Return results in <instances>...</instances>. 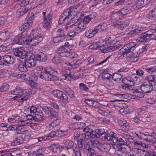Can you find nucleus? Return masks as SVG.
Returning a JSON list of instances; mask_svg holds the SVG:
<instances>
[{
  "mask_svg": "<svg viewBox=\"0 0 156 156\" xmlns=\"http://www.w3.org/2000/svg\"><path fill=\"white\" fill-rule=\"evenodd\" d=\"M11 93L16 95L14 97L15 99L21 102L29 98L31 92L28 90H22L21 88L17 87L15 89L12 90Z\"/></svg>",
  "mask_w": 156,
  "mask_h": 156,
  "instance_id": "1",
  "label": "nucleus"
},
{
  "mask_svg": "<svg viewBox=\"0 0 156 156\" xmlns=\"http://www.w3.org/2000/svg\"><path fill=\"white\" fill-rule=\"evenodd\" d=\"M136 43L133 42H129L123 46L119 51L118 54L121 58H126L128 53L133 51L136 48Z\"/></svg>",
  "mask_w": 156,
  "mask_h": 156,
  "instance_id": "2",
  "label": "nucleus"
},
{
  "mask_svg": "<svg viewBox=\"0 0 156 156\" xmlns=\"http://www.w3.org/2000/svg\"><path fill=\"white\" fill-rule=\"evenodd\" d=\"M33 0H29L28 1L23 0L22 3L24 5L23 6H21L19 4L17 5L18 8L16 12V16L20 17L25 14L31 8L30 3L32 2Z\"/></svg>",
  "mask_w": 156,
  "mask_h": 156,
  "instance_id": "3",
  "label": "nucleus"
},
{
  "mask_svg": "<svg viewBox=\"0 0 156 156\" xmlns=\"http://www.w3.org/2000/svg\"><path fill=\"white\" fill-rule=\"evenodd\" d=\"M133 146L132 149L133 153L137 156H145V151L140 148L145 145L141 141L138 140H134L132 142Z\"/></svg>",
  "mask_w": 156,
  "mask_h": 156,
  "instance_id": "4",
  "label": "nucleus"
},
{
  "mask_svg": "<svg viewBox=\"0 0 156 156\" xmlns=\"http://www.w3.org/2000/svg\"><path fill=\"white\" fill-rule=\"evenodd\" d=\"M116 136V134L115 133L112 132H110L105 134L104 137L105 140L111 141L113 143H115L118 141L119 144H123L125 142H127V141L123 137L119 138L118 140V137Z\"/></svg>",
  "mask_w": 156,
  "mask_h": 156,
  "instance_id": "5",
  "label": "nucleus"
},
{
  "mask_svg": "<svg viewBox=\"0 0 156 156\" xmlns=\"http://www.w3.org/2000/svg\"><path fill=\"white\" fill-rule=\"evenodd\" d=\"M135 134L140 139L149 142L150 144H152L155 147L156 146V139L152 136L149 135H145L140 132H135Z\"/></svg>",
  "mask_w": 156,
  "mask_h": 156,
  "instance_id": "6",
  "label": "nucleus"
},
{
  "mask_svg": "<svg viewBox=\"0 0 156 156\" xmlns=\"http://www.w3.org/2000/svg\"><path fill=\"white\" fill-rule=\"evenodd\" d=\"M63 68H61L60 70L63 75L62 78L67 80L71 81L73 79L72 76L71 75V72L69 67L67 66H71V64L67 62L62 64Z\"/></svg>",
  "mask_w": 156,
  "mask_h": 156,
  "instance_id": "7",
  "label": "nucleus"
},
{
  "mask_svg": "<svg viewBox=\"0 0 156 156\" xmlns=\"http://www.w3.org/2000/svg\"><path fill=\"white\" fill-rule=\"evenodd\" d=\"M140 78L136 75L134 74L130 76H126L124 79L123 82L126 84L133 87L134 84H139L140 82Z\"/></svg>",
  "mask_w": 156,
  "mask_h": 156,
  "instance_id": "8",
  "label": "nucleus"
},
{
  "mask_svg": "<svg viewBox=\"0 0 156 156\" xmlns=\"http://www.w3.org/2000/svg\"><path fill=\"white\" fill-rule=\"evenodd\" d=\"M43 21L42 25L46 29H49L51 23L52 16L51 15L49 12H43Z\"/></svg>",
  "mask_w": 156,
  "mask_h": 156,
  "instance_id": "9",
  "label": "nucleus"
},
{
  "mask_svg": "<svg viewBox=\"0 0 156 156\" xmlns=\"http://www.w3.org/2000/svg\"><path fill=\"white\" fill-rule=\"evenodd\" d=\"M94 126L93 125H89L87 126L83 129L84 132H86V134L87 137V139H89V138H92L94 137L93 136V134L95 135V130H94Z\"/></svg>",
  "mask_w": 156,
  "mask_h": 156,
  "instance_id": "10",
  "label": "nucleus"
},
{
  "mask_svg": "<svg viewBox=\"0 0 156 156\" xmlns=\"http://www.w3.org/2000/svg\"><path fill=\"white\" fill-rule=\"evenodd\" d=\"M152 0H138L130 8L131 11H133L141 8L144 4L147 3Z\"/></svg>",
  "mask_w": 156,
  "mask_h": 156,
  "instance_id": "11",
  "label": "nucleus"
},
{
  "mask_svg": "<svg viewBox=\"0 0 156 156\" xmlns=\"http://www.w3.org/2000/svg\"><path fill=\"white\" fill-rule=\"evenodd\" d=\"M17 37H19L17 41L18 44H26L29 45V43H30V36L29 37L28 35L20 34L17 36Z\"/></svg>",
  "mask_w": 156,
  "mask_h": 156,
  "instance_id": "12",
  "label": "nucleus"
},
{
  "mask_svg": "<svg viewBox=\"0 0 156 156\" xmlns=\"http://www.w3.org/2000/svg\"><path fill=\"white\" fill-rule=\"evenodd\" d=\"M40 77L42 79L47 81H54L58 79V78L55 76L46 73L44 72L41 73Z\"/></svg>",
  "mask_w": 156,
  "mask_h": 156,
  "instance_id": "13",
  "label": "nucleus"
},
{
  "mask_svg": "<svg viewBox=\"0 0 156 156\" xmlns=\"http://www.w3.org/2000/svg\"><path fill=\"white\" fill-rule=\"evenodd\" d=\"M14 55L22 59L26 55L27 51L24 47L16 48L14 51Z\"/></svg>",
  "mask_w": 156,
  "mask_h": 156,
  "instance_id": "14",
  "label": "nucleus"
},
{
  "mask_svg": "<svg viewBox=\"0 0 156 156\" xmlns=\"http://www.w3.org/2000/svg\"><path fill=\"white\" fill-rule=\"evenodd\" d=\"M140 90L146 93L150 92L153 90V86L150 82H144L140 87Z\"/></svg>",
  "mask_w": 156,
  "mask_h": 156,
  "instance_id": "15",
  "label": "nucleus"
},
{
  "mask_svg": "<svg viewBox=\"0 0 156 156\" xmlns=\"http://www.w3.org/2000/svg\"><path fill=\"white\" fill-rule=\"evenodd\" d=\"M107 42L99 41L93 42L89 47L90 49H96L97 48H101L104 47V46L106 45Z\"/></svg>",
  "mask_w": 156,
  "mask_h": 156,
  "instance_id": "16",
  "label": "nucleus"
},
{
  "mask_svg": "<svg viewBox=\"0 0 156 156\" xmlns=\"http://www.w3.org/2000/svg\"><path fill=\"white\" fill-rule=\"evenodd\" d=\"M34 57L37 60L42 62H45L47 59L46 55L42 52L35 55Z\"/></svg>",
  "mask_w": 156,
  "mask_h": 156,
  "instance_id": "17",
  "label": "nucleus"
},
{
  "mask_svg": "<svg viewBox=\"0 0 156 156\" xmlns=\"http://www.w3.org/2000/svg\"><path fill=\"white\" fill-rule=\"evenodd\" d=\"M87 139L86 135L85 134H81L76 140L77 141V144L79 148H81L82 147L84 143V140L85 139Z\"/></svg>",
  "mask_w": 156,
  "mask_h": 156,
  "instance_id": "18",
  "label": "nucleus"
},
{
  "mask_svg": "<svg viewBox=\"0 0 156 156\" xmlns=\"http://www.w3.org/2000/svg\"><path fill=\"white\" fill-rule=\"evenodd\" d=\"M69 10H66L61 15L60 17L59 21V23L62 24L65 20H67L68 21H70V19L69 18Z\"/></svg>",
  "mask_w": 156,
  "mask_h": 156,
  "instance_id": "19",
  "label": "nucleus"
},
{
  "mask_svg": "<svg viewBox=\"0 0 156 156\" xmlns=\"http://www.w3.org/2000/svg\"><path fill=\"white\" fill-rule=\"evenodd\" d=\"M3 59L5 65L12 64L14 61L13 58L10 55H5L3 57Z\"/></svg>",
  "mask_w": 156,
  "mask_h": 156,
  "instance_id": "20",
  "label": "nucleus"
},
{
  "mask_svg": "<svg viewBox=\"0 0 156 156\" xmlns=\"http://www.w3.org/2000/svg\"><path fill=\"white\" fill-rule=\"evenodd\" d=\"M129 23V21L128 20L123 21H118L116 22L115 26L118 28L122 30L128 25Z\"/></svg>",
  "mask_w": 156,
  "mask_h": 156,
  "instance_id": "21",
  "label": "nucleus"
},
{
  "mask_svg": "<svg viewBox=\"0 0 156 156\" xmlns=\"http://www.w3.org/2000/svg\"><path fill=\"white\" fill-rule=\"evenodd\" d=\"M69 10L68 12L69 18L70 19V21H73V18L74 16L76 15L78 11L75 9V7L70 8L66 10Z\"/></svg>",
  "mask_w": 156,
  "mask_h": 156,
  "instance_id": "22",
  "label": "nucleus"
},
{
  "mask_svg": "<svg viewBox=\"0 0 156 156\" xmlns=\"http://www.w3.org/2000/svg\"><path fill=\"white\" fill-rule=\"evenodd\" d=\"M9 33L8 31L0 32V43L5 42L9 38Z\"/></svg>",
  "mask_w": 156,
  "mask_h": 156,
  "instance_id": "23",
  "label": "nucleus"
},
{
  "mask_svg": "<svg viewBox=\"0 0 156 156\" xmlns=\"http://www.w3.org/2000/svg\"><path fill=\"white\" fill-rule=\"evenodd\" d=\"M30 36L31 37L42 38L41 36V31L37 29H33L30 33Z\"/></svg>",
  "mask_w": 156,
  "mask_h": 156,
  "instance_id": "24",
  "label": "nucleus"
},
{
  "mask_svg": "<svg viewBox=\"0 0 156 156\" xmlns=\"http://www.w3.org/2000/svg\"><path fill=\"white\" fill-rule=\"evenodd\" d=\"M156 32V30L154 29H152L148 31L145 32L144 33L145 34V36L147 37H149L148 39H154L156 40V38H155V36L153 33H155Z\"/></svg>",
  "mask_w": 156,
  "mask_h": 156,
  "instance_id": "25",
  "label": "nucleus"
},
{
  "mask_svg": "<svg viewBox=\"0 0 156 156\" xmlns=\"http://www.w3.org/2000/svg\"><path fill=\"white\" fill-rule=\"evenodd\" d=\"M111 39V37H108L106 39L105 41L103 42H107L106 45L105 46H104V48H103L102 49H106L108 50H109L110 51H113L115 49V47L113 45H111V44H110V42L109 41Z\"/></svg>",
  "mask_w": 156,
  "mask_h": 156,
  "instance_id": "26",
  "label": "nucleus"
},
{
  "mask_svg": "<svg viewBox=\"0 0 156 156\" xmlns=\"http://www.w3.org/2000/svg\"><path fill=\"white\" fill-rule=\"evenodd\" d=\"M19 37H17V36H16L15 37L8 38L5 42V44L7 46L10 45L15 43L18 44L17 41H18V39H19Z\"/></svg>",
  "mask_w": 156,
  "mask_h": 156,
  "instance_id": "27",
  "label": "nucleus"
},
{
  "mask_svg": "<svg viewBox=\"0 0 156 156\" xmlns=\"http://www.w3.org/2000/svg\"><path fill=\"white\" fill-rule=\"evenodd\" d=\"M68 50L65 47L61 46L60 47L57 51V53L60 54V55L62 57H66L68 53Z\"/></svg>",
  "mask_w": 156,
  "mask_h": 156,
  "instance_id": "28",
  "label": "nucleus"
},
{
  "mask_svg": "<svg viewBox=\"0 0 156 156\" xmlns=\"http://www.w3.org/2000/svg\"><path fill=\"white\" fill-rule=\"evenodd\" d=\"M19 121L18 123L20 127V128L22 126H23L27 125L29 126L32 127L33 126V125H36V124L35 123H34L29 122L27 120H23L21 118H20V120Z\"/></svg>",
  "mask_w": 156,
  "mask_h": 156,
  "instance_id": "29",
  "label": "nucleus"
},
{
  "mask_svg": "<svg viewBox=\"0 0 156 156\" xmlns=\"http://www.w3.org/2000/svg\"><path fill=\"white\" fill-rule=\"evenodd\" d=\"M98 137H92V138H89L87 139L88 140H89L91 142V146L92 147H96L98 148L100 143L98 140L97 139Z\"/></svg>",
  "mask_w": 156,
  "mask_h": 156,
  "instance_id": "30",
  "label": "nucleus"
},
{
  "mask_svg": "<svg viewBox=\"0 0 156 156\" xmlns=\"http://www.w3.org/2000/svg\"><path fill=\"white\" fill-rule=\"evenodd\" d=\"M94 28L97 33L98 31L101 32L105 31L107 30L108 27L107 24L103 23L99 25Z\"/></svg>",
  "mask_w": 156,
  "mask_h": 156,
  "instance_id": "31",
  "label": "nucleus"
},
{
  "mask_svg": "<svg viewBox=\"0 0 156 156\" xmlns=\"http://www.w3.org/2000/svg\"><path fill=\"white\" fill-rule=\"evenodd\" d=\"M59 123V120L57 119L49 123L47 126V128L49 130L52 129L53 128L56 127Z\"/></svg>",
  "mask_w": 156,
  "mask_h": 156,
  "instance_id": "32",
  "label": "nucleus"
},
{
  "mask_svg": "<svg viewBox=\"0 0 156 156\" xmlns=\"http://www.w3.org/2000/svg\"><path fill=\"white\" fill-rule=\"evenodd\" d=\"M133 94L134 95H132L131 98L132 99H138L140 98H143L144 96L143 93L137 90L134 91Z\"/></svg>",
  "mask_w": 156,
  "mask_h": 156,
  "instance_id": "33",
  "label": "nucleus"
},
{
  "mask_svg": "<svg viewBox=\"0 0 156 156\" xmlns=\"http://www.w3.org/2000/svg\"><path fill=\"white\" fill-rule=\"evenodd\" d=\"M42 38H37L30 37V43L29 44L30 46H35L39 44Z\"/></svg>",
  "mask_w": 156,
  "mask_h": 156,
  "instance_id": "34",
  "label": "nucleus"
},
{
  "mask_svg": "<svg viewBox=\"0 0 156 156\" xmlns=\"http://www.w3.org/2000/svg\"><path fill=\"white\" fill-rule=\"evenodd\" d=\"M95 28L94 29H90L86 31L85 33V36L88 38L93 37L97 33Z\"/></svg>",
  "mask_w": 156,
  "mask_h": 156,
  "instance_id": "35",
  "label": "nucleus"
},
{
  "mask_svg": "<svg viewBox=\"0 0 156 156\" xmlns=\"http://www.w3.org/2000/svg\"><path fill=\"white\" fill-rule=\"evenodd\" d=\"M60 102L61 105L63 107L66 106L68 102V97L65 94H64L60 98Z\"/></svg>",
  "mask_w": 156,
  "mask_h": 156,
  "instance_id": "36",
  "label": "nucleus"
},
{
  "mask_svg": "<svg viewBox=\"0 0 156 156\" xmlns=\"http://www.w3.org/2000/svg\"><path fill=\"white\" fill-rule=\"evenodd\" d=\"M28 67L29 68L34 66L36 64V62L33 58H30L24 62Z\"/></svg>",
  "mask_w": 156,
  "mask_h": 156,
  "instance_id": "37",
  "label": "nucleus"
},
{
  "mask_svg": "<svg viewBox=\"0 0 156 156\" xmlns=\"http://www.w3.org/2000/svg\"><path fill=\"white\" fill-rule=\"evenodd\" d=\"M64 143V145L61 146V148H63L64 147L67 150L72 148L74 145V143L71 140L65 141Z\"/></svg>",
  "mask_w": 156,
  "mask_h": 156,
  "instance_id": "38",
  "label": "nucleus"
},
{
  "mask_svg": "<svg viewBox=\"0 0 156 156\" xmlns=\"http://www.w3.org/2000/svg\"><path fill=\"white\" fill-rule=\"evenodd\" d=\"M62 146L53 144L50 146L49 149L54 152L58 153L60 151V147Z\"/></svg>",
  "mask_w": 156,
  "mask_h": 156,
  "instance_id": "39",
  "label": "nucleus"
},
{
  "mask_svg": "<svg viewBox=\"0 0 156 156\" xmlns=\"http://www.w3.org/2000/svg\"><path fill=\"white\" fill-rule=\"evenodd\" d=\"M112 79L116 82H120L121 81L122 75L118 73H114L112 76Z\"/></svg>",
  "mask_w": 156,
  "mask_h": 156,
  "instance_id": "40",
  "label": "nucleus"
},
{
  "mask_svg": "<svg viewBox=\"0 0 156 156\" xmlns=\"http://www.w3.org/2000/svg\"><path fill=\"white\" fill-rule=\"evenodd\" d=\"M95 135L93 134V136L94 137H98L99 138L100 136L104 134L105 131L103 129H96L95 130Z\"/></svg>",
  "mask_w": 156,
  "mask_h": 156,
  "instance_id": "41",
  "label": "nucleus"
},
{
  "mask_svg": "<svg viewBox=\"0 0 156 156\" xmlns=\"http://www.w3.org/2000/svg\"><path fill=\"white\" fill-rule=\"evenodd\" d=\"M23 141V138L20 136H19L14 139L12 143V144L13 146L18 145L22 143Z\"/></svg>",
  "mask_w": 156,
  "mask_h": 156,
  "instance_id": "42",
  "label": "nucleus"
},
{
  "mask_svg": "<svg viewBox=\"0 0 156 156\" xmlns=\"http://www.w3.org/2000/svg\"><path fill=\"white\" fill-rule=\"evenodd\" d=\"M63 90L71 98H73L75 96L74 92L69 87H66L63 88Z\"/></svg>",
  "mask_w": 156,
  "mask_h": 156,
  "instance_id": "43",
  "label": "nucleus"
},
{
  "mask_svg": "<svg viewBox=\"0 0 156 156\" xmlns=\"http://www.w3.org/2000/svg\"><path fill=\"white\" fill-rule=\"evenodd\" d=\"M18 68L21 72H25L27 70V66L25 62H19Z\"/></svg>",
  "mask_w": 156,
  "mask_h": 156,
  "instance_id": "44",
  "label": "nucleus"
},
{
  "mask_svg": "<svg viewBox=\"0 0 156 156\" xmlns=\"http://www.w3.org/2000/svg\"><path fill=\"white\" fill-rule=\"evenodd\" d=\"M132 28V29L130 31H131V33L134 34L140 33L142 30V28L141 27L135 25H133Z\"/></svg>",
  "mask_w": 156,
  "mask_h": 156,
  "instance_id": "45",
  "label": "nucleus"
},
{
  "mask_svg": "<svg viewBox=\"0 0 156 156\" xmlns=\"http://www.w3.org/2000/svg\"><path fill=\"white\" fill-rule=\"evenodd\" d=\"M122 17L119 11L113 13L111 15V18L113 21L120 19Z\"/></svg>",
  "mask_w": 156,
  "mask_h": 156,
  "instance_id": "46",
  "label": "nucleus"
},
{
  "mask_svg": "<svg viewBox=\"0 0 156 156\" xmlns=\"http://www.w3.org/2000/svg\"><path fill=\"white\" fill-rule=\"evenodd\" d=\"M75 24L77 27H79V28L83 29L87 27V25L82 20H78Z\"/></svg>",
  "mask_w": 156,
  "mask_h": 156,
  "instance_id": "47",
  "label": "nucleus"
},
{
  "mask_svg": "<svg viewBox=\"0 0 156 156\" xmlns=\"http://www.w3.org/2000/svg\"><path fill=\"white\" fill-rule=\"evenodd\" d=\"M145 34L144 33L140 35L136 41L137 42H143L149 40V37L145 36Z\"/></svg>",
  "mask_w": 156,
  "mask_h": 156,
  "instance_id": "48",
  "label": "nucleus"
},
{
  "mask_svg": "<svg viewBox=\"0 0 156 156\" xmlns=\"http://www.w3.org/2000/svg\"><path fill=\"white\" fill-rule=\"evenodd\" d=\"M45 150V148L44 147L39 148L34 152V156H44L43 153L44 152Z\"/></svg>",
  "mask_w": 156,
  "mask_h": 156,
  "instance_id": "49",
  "label": "nucleus"
},
{
  "mask_svg": "<svg viewBox=\"0 0 156 156\" xmlns=\"http://www.w3.org/2000/svg\"><path fill=\"white\" fill-rule=\"evenodd\" d=\"M56 33L57 36L59 37L63 40L65 39V34L63 29L62 28L58 29L57 30Z\"/></svg>",
  "mask_w": 156,
  "mask_h": 156,
  "instance_id": "50",
  "label": "nucleus"
},
{
  "mask_svg": "<svg viewBox=\"0 0 156 156\" xmlns=\"http://www.w3.org/2000/svg\"><path fill=\"white\" fill-rule=\"evenodd\" d=\"M17 77H20L23 80H28V79L31 78V75L28 73H23L21 74H18L17 75Z\"/></svg>",
  "mask_w": 156,
  "mask_h": 156,
  "instance_id": "51",
  "label": "nucleus"
},
{
  "mask_svg": "<svg viewBox=\"0 0 156 156\" xmlns=\"http://www.w3.org/2000/svg\"><path fill=\"white\" fill-rule=\"evenodd\" d=\"M84 150L85 152L87 153H94V151L91 148L88 144H86L84 147Z\"/></svg>",
  "mask_w": 156,
  "mask_h": 156,
  "instance_id": "52",
  "label": "nucleus"
},
{
  "mask_svg": "<svg viewBox=\"0 0 156 156\" xmlns=\"http://www.w3.org/2000/svg\"><path fill=\"white\" fill-rule=\"evenodd\" d=\"M44 120L43 116L40 114H36L34 116L33 120L35 121L40 122Z\"/></svg>",
  "mask_w": 156,
  "mask_h": 156,
  "instance_id": "53",
  "label": "nucleus"
},
{
  "mask_svg": "<svg viewBox=\"0 0 156 156\" xmlns=\"http://www.w3.org/2000/svg\"><path fill=\"white\" fill-rule=\"evenodd\" d=\"M31 25V23H28L27 22V23L24 24L23 25L21 26L19 28V29L20 30L23 31L24 30L27 29V28L30 27Z\"/></svg>",
  "mask_w": 156,
  "mask_h": 156,
  "instance_id": "54",
  "label": "nucleus"
},
{
  "mask_svg": "<svg viewBox=\"0 0 156 156\" xmlns=\"http://www.w3.org/2000/svg\"><path fill=\"white\" fill-rule=\"evenodd\" d=\"M102 78L104 79H108L111 76V74L108 72L107 69L103 70L102 74Z\"/></svg>",
  "mask_w": 156,
  "mask_h": 156,
  "instance_id": "55",
  "label": "nucleus"
},
{
  "mask_svg": "<svg viewBox=\"0 0 156 156\" xmlns=\"http://www.w3.org/2000/svg\"><path fill=\"white\" fill-rule=\"evenodd\" d=\"M52 94L54 96L57 98H60L64 94L63 92L57 90H53Z\"/></svg>",
  "mask_w": 156,
  "mask_h": 156,
  "instance_id": "56",
  "label": "nucleus"
},
{
  "mask_svg": "<svg viewBox=\"0 0 156 156\" xmlns=\"http://www.w3.org/2000/svg\"><path fill=\"white\" fill-rule=\"evenodd\" d=\"M149 17L153 20H156V9H153L149 12Z\"/></svg>",
  "mask_w": 156,
  "mask_h": 156,
  "instance_id": "57",
  "label": "nucleus"
},
{
  "mask_svg": "<svg viewBox=\"0 0 156 156\" xmlns=\"http://www.w3.org/2000/svg\"><path fill=\"white\" fill-rule=\"evenodd\" d=\"M129 9L126 7H125L123 8L122 9L120 10V11H119L122 17L123 16L127 14L129 12Z\"/></svg>",
  "mask_w": 156,
  "mask_h": 156,
  "instance_id": "58",
  "label": "nucleus"
},
{
  "mask_svg": "<svg viewBox=\"0 0 156 156\" xmlns=\"http://www.w3.org/2000/svg\"><path fill=\"white\" fill-rule=\"evenodd\" d=\"M98 148L102 151H107L108 150V149L107 148V145L105 144L100 143Z\"/></svg>",
  "mask_w": 156,
  "mask_h": 156,
  "instance_id": "59",
  "label": "nucleus"
},
{
  "mask_svg": "<svg viewBox=\"0 0 156 156\" xmlns=\"http://www.w3.org/2000/svg\"><path fill=\"white\" fill-rule=\"evenodd\" d=\"M56 134L57 136H63L66 135L67 134V132L66 130H58L56 131Z\"/></svg>",
  "mask_w": 156,
  "mask_h": 156,
  "instance_id": "60",
  "label": "nucleus"
},
{
  "mask_svg": "<svg viewBox=\"0 0 156 156\" xmlns=\"http://www.w3.org/2000/svg\"><path fill=\"white\" fill-rule=\"evenodd\" d=\"M44 71L46 73H50V74H52L53 73L54 70L53 69L49 66L47 67L44 68Z\"/></svg>",
  "mask_w": 156,
  "mask_h": 156,
  "instance_id": "61",
  "label": "nucleus"
},
{
  "mask_svg": "<svg viewBox=\"0 0 156 156\" xmlns=\"http://www.w3.org/2000/svg\"><path fill=\"white\" fill-rule=\"evenodd\" d=\"M9 85L6 83L3 84L2 87L0 88V92H3L7 90L9 88Z\"/></svg>",
  "mask_w": 156,
  "mask_h": 156,
  "instance_id": "62",
  "label": "nucleus"
},
{
  "mask_svg": "<svg viewBox=\"0 0 156 156\" xmlns=\"http://www.w3.org/2000/svg\"><path fill=\"white\" fill-rule=\"evenodd\" d=\"M28 21L27 22H29L31 23V25H32L33 23L32 20L34 18V15L33 13L31 12L29 13L28 15L27 16Z\"/></svg>",
  "mask_w": 156,
  "mask_h": 156,
  "instance_id": "63",
  "label": "nucleus"
},
{
  "mask_svg": "<svg viewBox=\"0 0 156 156\" xmlns=\"http://www.w3.org/2000/svg\"><path fill=\"white\" fill-rule=\"evenodd\" d=\"M79 148H77L76 147H75L73 148V151L75 153V156H81V151L79 150Z\"/></svg>",
  "mask_w": 156,
  "mask_h": 156,
  "instance_id": "64",
  "label": "nucleus"
}]
</instances>
